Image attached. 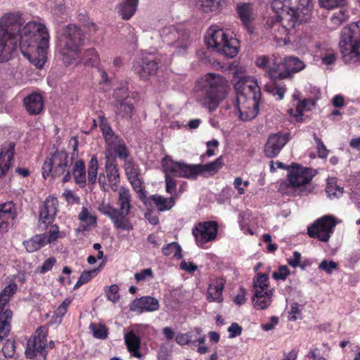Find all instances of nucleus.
Segmentation results:
<instances>
[{
	"label": "nucleus",
	"mask_w": 360,
	"mask_h": 360,
	"mask_svg": "<svg viewBox=\"0 0 360 360\" xmlns=\"http://www.w3.org/2000/svg\"><path fill=\"white\" fill-rule=\"evenodd\" d=\"M18 36L22 55L37 68H41L49 46V34L46 26L35 21L29 22L21 28Z\"/></svg>",
	"instance_id": "nucleus-1"
},
{
	"label": "nucleus",
	"mask_w": 360,
	"mask_h": 360,
	"mask_svg": "<svg viewBox=\"0 0 360 360\" xmlns=\"http://www.w3.org/2000/svg\"><path fill=\"white\" fill-rule=\"evenodd\" d=\"M237 93L236 108L239 118L243 121L254 119L259 112V100L261 93L256 79L252 77H243L236 84Z\"/></svg>",
	"instance_id": "nucleus-2"
},
{
	"label": "nucleus",
	"mask_w": 360,
	"mask_h": 360,
	"mask_svg": "<svg viewBox=\"0 0 360 360\" xmlns=\"http://www.w3.org/2000/svg\"><path fill=\"white\" fill-rule=\"evenodd\" d=\"M197 88L200 91L198 102L210 111H214L226 94L228 82L219 75L208 73L198 80Z\"/></svg>",
	"instance_id": "nucleus-3"
},
{
	"label": "nucleus",
	"mask_w": 360,
	"mask_h": 360,
	"mask_svg": "<svg viewBox=\"0 0 360 360\" xmlns=\"http://www.w3.org/2000/svg\"><path fill=\"white\" fill-rule=\"evenodd\" d=\"M84 39L83 30L75 24H69L59 28L58 50L65 65L72 64L79 58Z\"/></svg>",
	"instance_id": "nucleus-4"
},
{
	"label": "nucleus",
	"mask_w": 360,
	"mask_h": 360,
	"mask_svg": "<svg viewBox=\"0 0 360 360\" xmlns=\"http://www.w3.org/2000/svg\"><path fill=\"white\" fill-rule=\"evenodd\" d=\"M131 195L129 190L122 186L118 191L117 201L118 209L108 204L100 206L99 210L112 220L116 229L131 231L134 226L127 217L131 208Z\"/></svg>",
	"instance_id": "nucleus-5"
},
{
	"label": "nucleus",
	"mask_w": 360,
	"mask_h": 360,
	"mask_svg": "<svg viewBox=\"0 0 360 360\" xmlns=\"http://www.w3.org/2000/svg\"><path fill=\"white\" fill-rule=\"evenodd\" d=\"M271 6L275 13L281 12L282 19L289 21V25L295 27L297 22L307 20L313 3L312 0H273Z\"/></svg>",
	"instance_id": "nucleus-6"
},
{
	"label": "nucleus",
	"mask_w": 360,
	"mask_h": 360,
	"mask_svg": "<svg viewBox=\"0 0 360 360\" xmlns=\"http://www.w3.org/2000/svg\"><path fill=\"white\" fill-rule=\"evenodd\" d=\"M339 47L346 63L360 62V21L342 28Z\"/></svg>",
	"instance_id": "nucleus-7"
},
{
	"label": "nucleus",
	"mask_w": 360,
	"mask_h": 360,
	"mask_svg": "<svg viewBox=\"0 0 360 360\" xmlns=\"http://www.w3.org/2000/svg\"><path fill=\"white\" fill-rule=\"evenodd\" d=\"M98 122L105 141L106 159L115 160L117 157L120 160L126 161L130 153L124 141L115 134L104 116H98Z\"/></svg>",
	"instance_id": "nucleus-8"
},
{
	"label": "nucleus",
	"mask_w": 360,
	"mask_h": 360,
	"mask_svg": "<svg viewBox=\"0 0 360 360\" xmlns=\"http://www.w3.org/2000/svg\"><path fill=\"white\" fill-rule=\"evenodd\" d=\"M205 42L209 48L226 58H233L238 53L239 41L229 36L222 29L210 28L205 36Z\"/></svg>",
	"instance_id": "nucleus-9"
},
{
	"label": "nucleus",
	"mask_w": 360,
	"mask_h": 360,
	"mask_svg": "<svg viewBox=\"0 0 360 360\" xmlns=\"http://www.w3.org/2000/svg\"><path fill=\"white\" fill-rule=\"evenodd\" d=\"M72 159L64 150H57L46 158L42 166V175L46 179L49 176L57 178L63 176V181L68 182L71 179L70 171Z\"/></svg>",
	"instance_id": "nucleus-10"
},
{
	"label": "nucleus",
	"mask_w": 360,
	"mask_h": 360,
	"mask_svg": "<svg viewBox=\"0 0 360 360\" xmlns=\"http://www.w3.org/2000/svg\"><path fill=\"white\" fill-rule=\"evenodd\" d=\"M288 180L297 195H307L312 191L309 184L316 172L311 168L304 167L292 163L288 168Z\"/></svg>",
	"instance_id": "nucleus-11"
},
{
	"label": "nucleus",
	"mask_w": 360,
	"mask_h": 360,
	"mask_svg": "<svg viewBox=\"0 0 360 360\" xmlns=\"http://www.w3.org/2000/svg\"><path fill=\"white\" fill-rule=\"evenodd\" d=\"M162 41L174 48L177 54H184L190 44L188 32L173 25L165 27L160 33Z\"/></svg>",
	"instance_id": "nucleus-12"
},
{
	"label": "nucleus",
	"mask_w": 360,
	"mask_h": 360,
	"mask_svg": "<svg viewBox=\"0 0 360 360\" xmlns=\"http://www.w3.org/2000/svg\"><path fill=\"white\" fill-rule=\"evenodd\" d=\"M340 222L332 215H325L316 219L308 226L307 233L311 238H316L322 242H328L334 231L335 226Z\"/></svg>",
	"instance_id": "nucleus-13"
},
{
	"label": "nucleus",
	"mask_w": 360,
	"mask_h": 360,
	"mask_svg": "<svg viewBox=\"0 0 360 360\" xmlns=\"http://www.w3.org/2000/svg\"><path fill=\"white\" fill-rule=\"evenodd\" d=\"M48 330L45 326L37 328L32 338L27 343L25 356L29 359L42 358L46 359Z\"/></svg>",
	"instance_id": "nucleus-14"
},
{
	"label": "nucleus",
	"mask_w": 360,
	"mask_h": 360,
	"mask_svg": "<svg viewBox=\"0 0 360 360\" xmlns=\"http://www.w3.org/2000/svg\"><path fill=\"white\" fill-rule=\"evenodd\" d=\"M165 171H169L173 176L188 179H195L200 174L198 165H188L181 162L165 160L163 164Z\"/></svg>",
	"instance_id": "nucleus-15"
},
{
	"label": "nucleus",
	"mask_w": 360,
	"mask_h": 360,
	"mask_svg": "<svg viewBox=\"0 0 360 360\" xmlns=\"http://www.w3.org/2000/svg\"><path fill=\"white\" fill-rule=\"evenodd\" d=\"M24 23L22 14L19 12L8 13L0 18V31L18 41L20 27Z\"/></svg>",
	"instance_id": "nucleus-16"
},
{
	"label": "nucleus",
	"mask_w": 360,
	"mask_h": 360,
	"mask_svg": "<svg viewBox=\"0 0 360 360\" xmlns=\"http://www.w3.org/2000/svg\"><path fill=\"white\" fill-rule=\"evenodd\" d=\"M218 231V224L214 221L200 222L193 229V234L199 245L215 239Z\"/></svg>",
	"instance_id": "nucleus-17"
},
{
	"label": "nucleus",
	"mask_w": 360,
	"mask_h": 360,
	"mask_svg": "<svg viewBox=\"0 0 360 360\" xmlns=\"http://www.w3.org/2000/svg\"><path fill=\"white\" fill-rule=\"evenodd\" d=\"M288 141V134L275 133L269 135L264 146L265 155L269 158L276 157Z\"/></svg>",
	"instance_id": "nucleus-18"
},
{
	"label": "nucleus",
	"mask_w": 360,
	"mask_h": 360,
	"mask_svg": "<svg viewBox=\"0 0 360 360\" xmlns=\"http://www.w3.org/2000/svg\"><path fill=\"white\" fill-rule=\"evenodd\" d=\"M18 41L0 31V63L10 60L15 54Z\"/></svg>",
	"instance_id": "nucleus-19"
},
{
	"label": "nucleus",
	"mask_w": 360,
	"mask_h": 360,
	"mask_svg": "<svg viewBox=\"0 0 360 360\" xmlns=\"http://www.w3.org/2000/svg\"><path fill=\"white\" fill-rule=\"evenodd\" d=\"M134 72L142 79L147 80L155 75L158 70V65L155 60L143 58L133 65Z\"/></svg>",
	"instance_id": "nucleus-20"
},
{
	"label": "nucleus",
	"mask_w": 360,
	"mask_h": 360,
	"mask_svg": "<svg viewBox=\"0 0 360 360\" xmlns=\"http://www.w3.org/2000/svg\"><path fill=\"white\" fill-rule=\"evenodd\" d=\"M58 201L56 198L49 196L44 202L39 213V221L43 224H49L54 219L56 212Z\"/></svg>",
	"instance_id": "nucleus-21"
},
{
	"label": "nucleus",
	"mask_w": 360,
	"mask_h": 360,
	"mask_svg": "<svg viewBox=\"0 0 360 360\" xmlns=\"http://www.w3.org/2000/svg\"><path fill=\"white\" fill-rule=\"evenodd\" d=\"M159 302L157 299L150 296L142 297L134 300L130 306L133 311L142 313L143 311H153L159 309Z\"/></svg>",
	"instance_id": "nucleus-22"
},
{
	"label": "nucleus",
	"mask_w": 360,
	"mask_h": 360,
	"mask_svg": "<svg viewBox=\"0 0 360 360\" xmlns=\"http://www.w3.org/2000/svg\"><path fill=\"white\" fill-rule=\"evenodd\" d=\"M16 216L14 205L9 201L0 205V233L6 231Z\"/></svg>",
	"instance_id": "nucleus-23"
},
{
	"label": "nucleus",
	"mask_w": 360,
	"mask_h": 360,
	"mask_svg": "<svg viewBox=\"0 0 360 360\" xmlns=\"http://www.w3.org/2000/svg\"><path fill=\"white\" fill-rule=\"evenodd\" d=\"M237 13L247 30L250 34L253 33L254 27L252 22L255 20V14L251 5L248 3L238 5Z\"/></svg>",
	"instance_id": "nucleus-24"
},
{
	"label": "nucleus",
	"mask_w": 360,
	"mask_h": 360,
	"mask_svg": "<svg viewBox=\"0 0 360 360\" xmlns=\"http://www.w3.org/2000/svg\"><path fill=\"white\" fill-rule=\"evenodd\" d=\"M24 105L30 115H38L44 109V100L39 94H32L24 98Z\"/></svg>",
	"instance_id": "nucleus-25"
},
{
	"label": "nucleus",
	"mask_w": 360,
	"mask_h": 360,
	"mask_svg": "<svg viewBox=\"0 0 360 360\" xmlns=\"http://www.w3.org/2000/svg\"><path fill=\"white\" fill-rule=\"evenodd\" d=\"M267 75L272 80L289 79V72L284 58L278 61L276 58L272 65L267 70Z\"/></svg>",
	"instance_id": "nucleus-26"
},
{
	"label": "nucleus",
	"mask_w": 360,
	"mask_h": 360,
	"mask_svg": "<svg viewBox=\"0 0 360 360\" xmlns=\"http://www.w3.org/2000/svg\"><path fill=\"white\" fill-rule=\"evenodd\" d=\"M224 285L225 280L223 278H217L212 283H210L207 289V300L209 302H222V292L224 288Z\"/></svg>",
	"instance_id": "nucleus-27"
},
{
	"label": "nucleus",
	"mask_w": 360,
	"mask_h": 360,
	"mask_svg": "<svg viewBox=\"0 0 360 360\" xmlns=\"http://www.w3.org/2000/svg\"><path fill=\"white\" fill-rule=\"evenodd\" d=\"M124 342L131 356L138 359H141L143 356L139 351L141 339L134 331L131 330L124 335Z\"/></svg>",
	"instance_id": "nucleus-28"
},
{
	"label": "nucleus",
	"mask_w": 360,
	"mask_h": 360,
	"mask_svg": "<svg viewBox=\"0 0 360 360\" xmlns=\"http://www.w3.org/2000/svg\"><path fill=\"white\" fill-rule=\"evenodd\" d=\"M273 290H265L260 292L255 290L252 301L256 309H264L267 308L272 302Z\"/></svg>",
	"instance_id": "nucleus-29"
},
{
	"label": "nucleus",
	"mask_w": 360,
	"mask_h": 360,
	"mask_svg": "<svg viewBox=\"0 0 360 360\" xmlns=\"http://www.w3.org/2000/svg\"><path fill=\"white\" fill-rule=\"evenodd\" d=\"M111 105L118 117L130 119L134 114V105L129 101H112Z\"/></svg>",
	"instance_id": "nucleus-30"
},
{
	"label": "nucleus",
	"mask_w": 360,
	"mask_h": 360,
	"mask_svg": "<svg viewBox=\"0 0 360 360\" xmlns=\"http://www.w3.org/2000/svg\"><path fill=\"white\" fill-rule=\"evenodd\" d=\"M13 312L10 309L0 311V342L7 337L11 329Z\"/></svg>",
	"instance_id": "nucleus-31"
},
{
	"label": "nucleus",
	"mask_w": 360,
	"mask_h": 360,
	"mask_svg": "<svg viewBox=\"0 0 360 360\" xmlns=\"http://www.w3.org/2000/svg\"><path fill=\"white\" fill-rule=\"evenodd\" d=\"M14 143L9 144V148L6 152L0 153V177L5 175L11 167L13 158Z\"/></svg>",
	"instance_id": "nucleus-32"
},
{
	"label": "nucleus",
	"mask_w": 360,
	"mask_h": 360,
	"mask_svg": "<svg viewBox=\"0 0 360 360\" xmlns=\"http://www.w3.org/2000/svg\"><path fill=\"white\" fill-rule=\"evenodd\" d=\"M18 285L13 282L7 285L0 292V311H4L6 309H8V303L11 298L16 292Z\"/></svg>",
	"instance_id": "nucleus-33"
},
{
	"label": "nucleus",
	"mask_w": 360,
	"mask_h": 360,
	"mask_svg": "<svg viewBox=\"0 0 360 360\" xmlns=\"http://www.w3.org/2000/svg\"><path fill=\"white\" fill-rule=\"evenodd\" d=\"M287 70L289 72V79L305 68V64L297 57L286 56L284 58Z\"/></svg>",
	"instance_id": "nucleus-34"
},
{
	"label": "nucleus",
	"mask_w": 360,
	"mask_h": 360,
	"mask_svg": "<svg viewBox=\"0 0 360 360\" xmlns=\"http://www.w3.org/2000/svg\"><path fill=\"white\" fill-rule=\"evenodd\" d=\"M289 21H282L280 22V23H276L275 28L271 30L272 34L274 35V39L276 40H283L285 42H286L287 40L289 41V38L287 39V36L288 35L290 29L293 28L289 25Z\"/></svg>",
	"instance_id": "nucleus-35"
},
{
	"label": "nucleus",
	"mask_w": 360,
	"mask_h": 360,
	"mask_svg": "<svg viewBox=\"0 0 360 360\" xmlns=\"http://www.w3.org/2000/svg\"><path fill=\"white\" fill-rule=\"evenodd\" d=\"M46 244V233L35 235L31 239L23 243V245L28 252H35L44 246Z\"/></svg>",
	"instance_id": "nucleus-36"
},
{
	"label": "nucleus",
	"mask_w": 360,
	"mask_h": 360,
	"mask_svg": "<svg viewBox=\"0 0 360 360\" xmlns=\"http://www.w3.org/2000/svg\"><path fill=\"white\" fill-rule=\"evenodd\" d=\"M150 199L154 202L157 209L160 212L169 210L175 204V200L173 197L166 198L159 195H153Z\"/></svg>",
	"instance_id": "nucleus-37"
},
{
	"label": "nucleus",
	"mask_w": 360,
	"mask_h": 360,
	"mask_svg": "<svg viewBox=\"0 0 360 360\" xmlns=\"http://www.w3.org/2000/svg\"><path fill=\"white\" fill-rule=\"evenodd\" d=\"M72 175L75 182L84 186L86 184V177L84 162L82 160L77 161L73 167Z\"/></svg>",
	"instance_id": "nucleus-38"
},
{
	"label": "nucleus",
	"mask_w": 360,
	"mask_h": 360,
	"mask_svg": "<svg viewBox=\"0 0 360 360\" xmlns=\"http://www.w3.org/2000/svg\"><path fill=\"white\" fill-rule=\"evenodd\" d=\"M139 0H124L120 10V15L124 20H129L134 14Z\"/></svg>",
	"instance_id": "nucleus-39"
},
{
	"label": "nucleus",
	"mask_w": 360,
	"mask_h": 360,
	"mask_svg": "<svg viewBox=\"0 0 360 360\" xmlns=\"http://www.w3.org/2000/svg\"><path fill=\"white\" fill-rule=\"evenodd\" d=\"M349 13L344 9L341 8L338 11L334 12L330 18V29L335 30L343 22L348 20Z\"/></svg>",
	"instance_id": "nucleus-40"
},
{
	"label": "nucleus",
	"mask_w": 360,
	"mask_h": 360,
	"mask_svg": "<svg viewBox=\"0 0 360 360\" xmlns=\"http://www.w3.org/2000/svg\"><path fill=\"white\" fill-rule=\"evenodd\" d=\"M224 165L222 156L219 157L214 161L208 164H198L200 174L207 172L211 174H216Z\"/></svg>",
	"instance_id": "nucleus-41"
},
{
	"label": "nucleus",
	"mask_w": 360,
	"mask_h": 360,
	"mask_svg": "<svg viewBox=\"0 0 360 360\" xmlns=\"http://www.w3.org/2000/svg\"><path fill=\"white\" fill-rule=\"evenodd\" d=\"M269 82L266 84L265 90L274 96H278L279 100H282L286 92L285 84H280L274 82Z\"/></svg>",
	"instance_id": "nucleus-42"
},
{
	"label": "nucleus",
	"mask_w": 360,
	"mask_h": 360,
	"mask_svg": "<svg viewBox=\"0 0 360 360\" xmlns=\"http://www.w3.org/2000/svg\"><path fill=\"white\" fill-rule=\"evenodd\" d=\"M253 286L255 290L260 292L270 290L269 289V275L267 274H258L257 276L253 279Z\"/></svg>",
	"instance_id": "nucleus-43"
},
{
	"label": "nucleus",
	"mask_w": 360,
	"mask_h": 360,
	"mask_svg": "<svg viewBox=\"0 0 360 360\" xmlns=\"http://www.w3.org/2000/svg\"><path fill=\"white\" fill-rule=\"evenodd\" d=\"M221 0H197V7L205 13L217 11L220 5Z\"/></svg>",
	"instance_id": "nucleus-44"
},
{
	"label": "nucleus",
	"mask_w": 360,
	"mask_h": 360,
	"mask_svg": "<svg viewBox=\"0 0 360 360\" xmlns=\"http://www.w3.org/2000/svg\"><path fill=\"white\" fill-rule=\"evenodd\" d=\"M162 252L165 256L172 255L177 259L182 257L181 246L176 242H172L163 246Z\"/></svg>",
	"instance_id": "nucleus-45"
},
{
	"label": "nucleus",
	"mask_w": 360,
	"mask_h": 360,
	"mask_svg": "<svg viewBox=\"0 0 360 360\" xmlns=\"http://www.w3.org/2000/svg\"><path fill=\"white\" fill-rule=\"evenodd\" d=\"M275 58L276 56L274 54L271 56L260 55L256 58L255 64L259 68L265 70L267 75V70L272 65Z\"/></svg>",
	"instance_id": "nucleus-46"
},
{
	"label": "nucleus",
	"mask_w": 360,
	"mask_h": 360,
	"mask_svg": "<svg viewBox=\"0 0 360 360\" xmlns=\"http://www.w3.org/2000/svg\"><path fill=\"white\" fill-rule=\"evenodd\" d=\"M115 160L110 159L106 160L105 171L109 182L120 181V175Z\"/></svg>",
	"instance_id": "nucleus-47"
},
{
	"label": "nucleus",
	"mask_w": 360,
	"mask_h": 360,
	"mask_svg": "<svg viewBox=\"0 0 360 360\" xmlns=\"http://www.w3.org/2000/svg\"><path fill=\"white\" fill-rule=\"evenodd\" d=\"M134 190L138 193L140 200L143 202L144 205H147L149 199L146 198V192L142 187V183L139 176L134 177V179H129Z\"/></svg>",
	"instance_id": "nucleus-48"
},
{
	"label": "nucleus",
	"mask_w": 360,
	"mask_h": 360,
	"mask_svg": "<svg viewBox=\"0 0 360 360\" xmlns=\"http://www.w3.org/2000/svg\"><path fill=\"white\" fill-rule=\"evenodd\" d=\"M89 329L95 338L105 340L108 337V330L104 325L91 323Z\"/></svg>",
	"instance_id": "nucleus-49"
},
{
	"label": "nucleus",
	"mask_w": 360,
	"mask_h": 360,
	"mask_svg": "<svg viewBox=\"0 0 360 360\" xmlns=\"http://www.w3.org/2000/svg\"><path fill=\"white\" fill-rule=\"evenodd\" d=\"M98 173V162L95 155L92 156L88 165V181L89 183L94 184L96 181Z\"/></svg>",
	"instance_id": "nucleus-50"
},
{
	"label": "nucleus",
	"mask_w": 360,
	"mask_h": 360,
	"mask_svg": "<svg viewBox=\"0 0 360 360\" xmlns=\"http://www.w3.org/2000/svg\"><path fill=\"white\" fill-rule=\"evenodd\" d=\"M112 97L115 99L114 101H127L129 98V89L127 84H122L120 87L115 89Z\"/></svg>",
	"instance_id": "nucleus-51"
},
{
	"label": "nucleus",
	"mask_w": 360,
	"mask_h": 360,
	"mask_svg": "<svg viewBox=\"0 0 360 360\" xmlns=\"http://www.w3.org/2000/svg\"><path fill=\"white\" fill-rule=\"evenodd\" d=\"M98 272V269H94L91 271H84L80 275L77 282L74 286V289L79 288L82 285L89 281L93 277H94Z\"/></svg>",
	"instance_id": "nucleus-52"
},
{
	"label": "nucleus",
	"mask_w": 360,
	"mask_h": 360,
	"mask_svg": "<svg viewBox=\"0 0 360 360\" xmlns=\"http://www.w3.org/2000/svg\"><path fill=\"white\" fill-rule=\"evenodd\" d=\"M85 56L87 58L84 63L85 65L96 67L99 64L98 54L94 49H87Z\"/></svg>",
	"instance_id": "nucleus-53"
},
{
	"label": "nucleus",
	"mask_w": 360,
	"mask_h": 360,
	"mask_svg": "<svg viewBox=\"0 0 360 360\" xmlns=\"http://www.w3.org/2000/svg\"><path fill=\"white\" fill-rule=\"evenodd\" d=\"M124 162V169L126 174L129 179H134L136 176H139L138 169L132 160L129 158Z\"/></svg>",
	"instance_id": "nucleus-54"
},
{
	"label": "nucleus",
	"mask_w": 360,
	"mask_h": 360,
	"mask_svg": "<svg viewBox=\"0 0 360 360\" xmlns=\"http://www.w3.org/2000/svg\"><path fill=\"white\" fill-rule=\"evenodd\" d=\"M321 7L326 9H332L336 7H342L346 4V0H319Z\"/></svg>",
	"instance_id": "nucleus-55"
},
{
	"label": "nucleus",
	"mask_w": 360,
	"mask_h": 360,
	"mask_svg": "<svg viewBox=\"0 0 360 360\" xmlns=\"http://www.w3.org/2000/svg\"><path fill=\"white\" fill-rule=\"evenodd\" d=\"M15 350V341L8 339L2 347V352L5 357L10 358L13 356Z\"/></svg>",
	"instance_id": "nucleus-56"
},
{
	"label": "nucleus",
	"mask_w": 360,
	"mask_h": 360,
	"mask_svg": "<svg viewBox=\"0 0 360 360\" xmlns=\"http://www.w3.org/2000/svg\"><path fill=\"white\" fill-rule=\"evenodd\" d=\"M314 102L311 100L304 99L302 101H300L296 106V114L294 115L295 117H301L302 115V112L304 110L307 109L310 110L311 106L314 105Z\"/></svg>",
	"instance_id": "nucleus-57"
},
{
	"label": "nucleus",
	"mask_w": 360,
	"mask_h": 360,
	"mask_svg": "<svg viewBox=\"0 0 360 360\" xmlns=\"http://www.w3.org/2000/svg\"><path fill=\"white\" fill-rule=\"evenodd\" d=\"M46 236V244L56 241L58 238L61 237L58 227L56 225H51L48 234Z\"/></svg>",
	"instance_id": "nucleus-58"
},
{
	"label": "nucleus",
	"mask_w": 360,
	"mask_h": 360,
	"mask_svg": "<svg viewBox=\"0 0 360 360\" xmlns=\"http://www.w3.org/2000/svg\"><path fill=\"white\" fill-rule=\"evenodd\" d=\"M326 192L330 198L337 197L343 193V188L329 181L326 188Z\"/></svg>",
	"instance_id": "nucleus-59"
},
{
	"label": "nucleus",
	"mask_w": 360,
	"mask_h": 360,
	"mask_svg": "<svg viewBox=\"0 0 360 360\" xmlns=\"http://www.w3.org/2000/svg\"><path fill=\"white\" fill-rule=\"evenodd\" d=\"M165 171V184H166V191L169 194H173L176 188V181L172 178L169 174L170 172Z\"/></svg>",
	"instance_id": "nucleus-60"
},
{
	"label": "nucleus",
	"mask_w": 360,
	"mask_h": 360,
	"mask_svg": "<svg viewBox=\"0 0 360 360\" xmlns=\"http://www.w3.org/2000/svg\"><path fill=\"white\" fill-rule=\"evenodd\" d=\"M78 218L80 221L88 222L90 224H94L96 223V217L90 214L88 209L83 207L82 211L79 214Z\"/></svg>",
	"instance_id": "nucleus-61"
},
{
	"label": "nucleus",
	"mask_w": 360,
	"mask_h": 360,
	"mask_svg": "<svg viewBox=\"0 0 360 360\" xmlns=\"http://www.w3.org/2000/svg\"><path fill=\"white\" fill-rule=\"evenodd\" d=\"M338 268V264L334 261L323 260L319 265L320 270L326 271L327 274H331L333 270Z\"/></svg>",
	"instance_id": "nucleus-62"
},
{
	"label": "nucleus",
	"mask_w": 360,
	"mask_h": 360,
	"mask_svg": "<svg viewBox=\"0 0 360 360\" xmlns=\"http://www.w3.org/2000/svg\"><path fill=\"white\" fill-rule=\"evenodd\" d=\"M119 287L117 284H112L111 285L108 290H105L106 296L108 299L112 302H117L119 298L120 295L118 294Z\"/></svg>",
	"instance_id": "nucleus-63"
},
{
	"label": "nucleus",
	"mask_w": 360,
	"mask_h": 360,
	"mask_svg": "<svg viewBox=\"0 0 360 360\" xmlns=\"http://www.w3.org/2000/svg\"><path fill=\"white\" fill-rule=\"evenodd\" d=\"M290 274V271L288 269V268L283 265V266H280L278 267V271H274L273 274H272V277L275 279V280H282V281H285L286 279V277Z\"/></svg>",
	"instance_id": "nucleus-64"
}]
</instances>
